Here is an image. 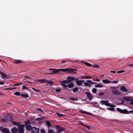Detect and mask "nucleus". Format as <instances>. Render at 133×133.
I'll use <instances>...</instances> for the list:
<instances>
[{
  "label": "nucleus",
  "mask_w": 133,
  "mask_h": 133,
  "mask_svg": "<svg viewBox=\"0 0 133 133\" xmlns=\"http://www.w3.org/2000/svg\"><path fill=\"white\" fill-rule=\"evenodd\" d=\"M85 76H82L81 77V78L82 79H85Z\"/></svg>",
  "instance_id": "0e129e2a"
},
{
  "label": "nucleus",
  "mask_w": 133,
  "mask_h": 133,
  "mask_svg": "<svg viewBox=\"0 0 133 133\" xmlns=\"http://www.w3.org/2000/svg\"><path fill=\"white\" fill-rule=\"evenodd\" d=\"M12 123L15 125L19 126H20V125H21V123L20 122H16L14 121L12 122Z\"/></svg>",
  "instance_id": "a211bd4d"
},
{
  "label": "nucleus",
  "mask_w": 133,
  "mask_h": 133,
  "mask_svg": "<svg viewBox=\"0 0 133 133\" xmlns=\"http://www.w3.org/2000/svg\"><path fill=\"white\" fill-rule=\"evenodd\" d=\"M49 70H52V71L50 73H49L48 74H56L59 73L60 72V70L59 69H54L51 68L49 69Z\"/></svg>",
  "instance_id": "f257e3e1"
},
{
  "label": "nucleus",
  "mask_w": 133,
  "mask_h": 133,
  "mask_svg": "<svg viewBox=\"0 0 133 133\" xmlns=\"http://www.w3.org/2000/svg\"><path fill=\"white\" fill-rule=\"evenodd\" d=\"M104 94V93H101V92H100L99 94V96H101V95H103Z\"/></svg>",
  "instance_id": "680f3d73"
},
{
  "label": "nucleus",
  "mask_w": 133,
  "mask_h": 133,
  "mask_svg": "<svg viewBox=\"0 0 133 133\" xmlns=\"http://www.w3.org/2000/svg\"><path fill=\"white\" fill-rule=\"evenodd\" d=\"M37 110H39V111H41L42 112V110L41 108H38V109H37Z\"/></svg>",
  "instance_id": "e2e57ef3"
},
{
  "label": "nucleus",
  "mask_w": 133,
  "mask_h": 133,
  "mask_svg": "<svg viewBox=\"0 0 133 133\" xmlns=\"http://www.w3.org/2000/svg\"><path fill=\"white\" fill-rule=\"evenodd\" d=\"M84 84L86 86H89V87L91 86V84L87 82H85L84 83Z\"/></svg>",
  "instance_id": "2f4dec72"
},
{
  "label": "nucleus",
  "mask_w": 133,
  "mask_h": 133,
  "mask_svg": "<svg viewBox=\"0 0 133 133\" xmlns=\"http://www.w3.org/2000/svg\"><path fill=\"white\" fill-rule=\"evenodd\" d=\"M130 101H131L130 102V103L131 105H133V99H131V100Z\"/></svg>",
  "instance_id": "13d9d810"
},
{
  "label": "nucleus",
  "mask_w": 133,
  "mask_h": 133,
  "mask_svg": "<svg viewBox=\"0 0 133 133\" xmlns=\"http://www.w3.org/2000/svg\"><path fill=\"white\" fill-rule=\"evenodd\" d=\"M116 105H113V104H110V106H109V107H112L113 108H115L116 107Z\"/></svg>",
  "instance_id": "3c124183"
},
{
  "label": "nucleus",
  "mask_w": 133,
  "mask_h": 133,
  "mask_svg": "<svg viewBox=\"0 0 133 133\" xmlns=\"http://www.w3.org/2000/svg\"><path fill=\"white\" fill-rule=\"evenodd\" d=\"M60 71H63L64 72H67L68 73H69V69L68 68H65V69H59Z\"/></svg>",
  "instance_id": "aec40b11"
},
{
  "label": "nucleus",
  "mask_w": 133,
  "mask_h": 133,
  "mask_svg": "<svg viewBox=\"0 0 133 133\" xmlns=\"http://www.w3.org/2000/svg\"><path fill=\"white\" fill-rule=\"evenodd\" d=\"M18 131V129L16 127H13L11 129V131L12 133H16Z\"/></svg>",
  "instance_id": "f8f14e48"
},
{
  "label": "nucleus",
  "mask_w": 133,
  "mask_h": 133,
  "mask_svg": "<svg viewBox=\"0 0 133 133\" xmlns=\"http://www.w3.org/2000/svg\"><path fill=\"white\" fill-rule=\"evenodd\" d=\"M32 126L30 125H27L26 127V129L28 131H30L31 130L32 131Z\"/></svg>",
  "instance_id": "dca6fc26"
},
{
  "label": "nucleus",
  "mask_w": 133,
  "mask_h": 133,
  "mask_svg": "<svg viewBox=\"0 0 133 133\" xmlns=\"http://www.w3.org/2000/svg\"><path fill=\"white\" fill-rule=\"evenodd\" d=\"M77 70L75 69H69V73L70 74H76V72H75L77 71Z\"/></svg>",
  "instance_id": "0eeeda50"
},
{
  "label": "nucleus",
  "mask_w": 133,
  "mask_h": 133,
  "mask_svg": "<svg viewBox=\"0 0 133 133\" xmlns=\"http://www.w3.org/2000/svg\"><path fill=\"white\" fill-rule=\"evenodd\" d=\"M30 120H26L24 123V124L25 125H28L29 124H30Z\"/></svg>",
  "instance_id": "b1692460"
},
{
  "label": "nucleus",
  "mask_w": 133,
  "mask_h": 133,
  "mask_svg": "<svg viewBox=\"0 0 133 133\" xmlns=\"http://www.w3.org/2000/svg\"><path fill=\"white\" fill-rule=\"evenodd\" d=\"M84 63L86 65L88 66L92 67V65L91 64H90L87 62H85Z\"/></svg>",
  "instance_id": "f704fd0d"
},
{
  "label": "nucleus",
  "mask_w": 133,
  "mask_h": 133,
  "mask_svg": "<svg viewBox=\"0 0 133 133\" xmlns=\"http://www.w3.org/2000/svg\"><path fill=\"white\" fill-rule=\"evenodd\" d=\"M74 86V84L72 83H70L68 85L66 84H63V85L62 88L65 89H68V87L69 88H71L73 87Z\"/></svg>",
  "instance_id": "f03ea898"
},
{
  "label": "nucleus",
  "mask_w": 133,
  "mask_h": 133,
  "mask_svg": "<svg viewBox=\"0 0 133 133\" xmlns=\"http://www.w3.org/2000/svg\"><path fill=\"white\" fill-rule=\"evenodd\" d=\"M22 89L23 90H28L29 89L28 88L26 87L25 85L22 86Z\"/></svg>",
  "instance_id": "58836bf2"
},
{
  "label": "nucleus",
  "mask_w": 133,
  "mask_h": 133,
  "mask_svg": "<svg viewBox=\"0 0 133 133\" xmlns=\"http://www.w3.org/2000/svg\"><path fill=\"white\" fill-rule=\"evenodd\" d=\"M2 121L3 122H6V120L5 119H2Z\"/></svg>",
  "instance_id": "bf43d9fd"
},
{
  "label": "nucleus",
  "mask_w": 133,
  "mask_h": 133,
  "mask_svg": "<svg viewBox=\"0 0 133 133\" xmlns=\"http://www.w3.org/2000/svg\"><path fill=\"white\" fill-rule=\"evenodd\" d=\"M102 82L104 83H111V81L108 79H104L102 81Z\"/></svg>",
  "instance_id": "412c9836"
},
{
  "label": "nucleus",
  "mask_w": 133,
  "mask_h": 133,
  "mask_svg": "<svg viewBox=\"0 0 133 133\" xmlns=\"http://www.w3.org/2000/svg\"><path fill=\"white\" fill-rule=\"evenodd\" d=\"M14 95H15L19 96L21 95V93L19 92H16L14 93Z\"/></svg>",
  "instance_id": "72a5a7b5"
},
{
  "label": "nucleus",
  "mask_w": 133,
  "mask_h": 133,
  "mask_svg": "<svg viewBox=\"0 0 133 133\" xmlns=\"http://www.w3.org/2000/svg\"><path fill=\"white\" fill-rule=\"evenodd\" d=\"M128 112H129V113L131 112V113H133V110H131L130 111H128Z\"/></svg>",
  "instance_id": "774afa93"
},
{
  "label": "nucleus",
  "mask_w": 133,
  "mask_h": 133,
  "mask_svg": "<svg viewBox=\"0 0 133 133\" xmlns=\"http://www.w3.org/2000/svg\"><path fill=\"white\" fill-rule=\"evenodd\" d=\"M85 94L87 96L89 100H91L93 98V96L90 92H86L85 93Z\"/></svg>",
  "instance_id": "423d86ee"
},
{
  "label": "nucleus",
  "mask_w": 133,
  "mask_h": 133,
  "mask_svg": "<svg viewBox=\"0 0 133 133\" xmlns=\"http://www.w3.org/2000/svg\"><path fill=\"white\" fill-rule=\"evenodd\" d=\"M0 74L3 76V77H7L6 75L3 72H0Z\"/></svg>",
  "instance_id": "cd10ccee"
},
{
  "label": "nucleus",
  "mask_w": 133,
  "mask_h": 133,
  "mask_svg": "<svg viewBox=\"0 0 133 133\" xmlns=\"http://www.w3.org/2000/svg\"><path fill=\"white\" fill-rule=\"evenodd\" d=\"M92 78L91 77L89 76H86L85 77V79H90Z\"/></svg>",
  "instance_id": "de8ad7c7"
},
{
  "label": "nucleus",
  "mask_w": 133,
  "mask_h": 133,
  "mask_svg": "<svg viewBox=\"0 0 133 133\" xmlns=\"http://www.w3.org/2000/svg\"><path fill=\"white\" fill-rule=\"evenodd\" d=\"M32 88V89L33 90H34L35 91L38 92H39L40 91L39 90H37L34 88Z\"/></svg>",
  "instance_id": "603ef678"
},
{
  "label": "nucleus",
  "mask_w": 133,
  "mask_h": 133,
  "mask_svg": "<svg viewBox=\"0 0 133 133\" xmlns=\"http://www.w3.org/2000/svg\"><path fill=\"white\" fill-rule=\"evenodd\" d=\"M46 124L48 127H50L51 126V123L49 121H46Z\"/></svg>",
  "instance_id": "a878e982"
},
{
  "label": "nucleus",
  "mask_w": 133,
  "mask_h": 133,
  "mask_svg": "<svg viewBox=\"0 0 133 133\" xmlns=\"http://www.w3.org/2000/svg\"><path fill=\"white\" fill-rule=\"evenodd\" d=\"M79 112L81 113H84V114H88V115H91L88 112H85L84 111H82V110H80L79 111Z\"/></svg>",
  "instance_id": "c756f323"
},
{
  "label": "nucleus",
  "mask_w": 133,
  "mask_h": 133,
  "mask_svg": "<svg viewBox=\"0 0 133 133\" xmlns=\"http://www.w3.org/2000/svg\"><path fill=\"white\" fill-rule=\"evenodd\" d=\"M56 114L57 115V116L59 117H62L63 116H65V115L64 114H61L59 113H56Z\"/></svg>",
  "instance_id": "bb28decb"
},
{
  "label": "nucleus",
  "mask_w": 133,
  "mask_h": 133,
  "mask_svg": "<svg viewBox=\"0 0 133 133\" xmlns=\"http://www.w3.org/2000/svg\"><path fill=\"white\" fill-rule=\"evenodd\" d=\"M97 81V82H99V80L98 79H95V78H94V79H93V81Z\"/></svg>",
  "instance_id": "6e6d98bb"
},
{
  "label": "nucleus",
  "mask_w": 133,
  "mask_h": 133,
  "mask_svg": "<svg viewBox=\"0 0 133 133\" xmlns=\"http://www.w3.org/2000/svg\"><path fill=\"white\" fill-rule=\"evenodd\" d=\"M14 63L16 64H18L23 63V62L21 60H17L15 61Z\"/></svg>",
  "instance_id": "6ab92c4d"
},
{
  "label": "nucleus",
  "mask_w": 133,
  "mask_h": 133,
  "mask_svg": "<svg viewBox=\"0 0 133 133\" xmlns=\"http://www.w3.org/2000/svg\"><path fill=\"white\" fill-rule=\"evenodd\" d=\"M47 82H48L47 83V84H49L51 85H53L54 82L52 81H47Z\"/></svg>",
  "instance_id": "393cba45"
},
{
  "label": "nucleus",
  "mask_w": 133,
  "mask_h": 133,
  "mask_svg": "<svg viewBox=\"0 0 133 133\" xmlns=\"http://www.w3.org/2000/svg\"><path fill=\"white\" fill-rule=\"evenodd\" d=\"M21 96L22 97H25V98H26V97H29L28 95L26 94H22L21 95Z\"/></svg>",
  "instance_id": "7c9ffc66"
},
{
  "label": "nucleus",
  "mask_w": 133,
  "mask_h": 133,
  "mask_svg": "<svg viewBox=\"0 0 133 133\" xmlns=\"http://www.w3.org/2000/svg\"><path fill=\"white\" fill-rule=\"evenodd\" d=\"M31 78V76H25L24 77V80H25L27 79H30Z\"/></svg>",
  "instance_id": "473e14b6"
},
{
  "label": "nucleus",
  "mask_w": 133,
  "mask_h": 133,
  "mask_svg": "<svg viewBox=\"0 0 133 133\" xmlns=\"http://www.w3.org/2000/svg\"><path fill=\"white\" fill-rule=\"evenodd\" d=\"M100 103L102 105L104 104L105 105L108 106H109L110 105V103H109V101L108 100H101L100 101Z\"/></svg>",
  "instance_id": "39448f33"
},
{
  "label": "nucleus",
  "mask_w": 133,
  "mask_h": 133,
  "mask_svg": "<svg viewBox=\"0 0 133 133\" xmlns=\"http://www.w3.org/2000/svg\"><path fill=\"white\" fill-rule=\"evenodd\" d=\"M123 100L124 101H128L131 100V99L128 97H125L123 98Z\"/></svg>",
  "instance_id": "5701e85b"
},
{
  "label": "nucleus",
  "mask_w": 133,
  "mask_h": 133,
  "mask_svg": "<svg viewBox=\"0 0 133 133\" xmlns=\"http://www.w3.org/2000/svg\"><path fill=\"white\" fill-rule=\"evenodd\" d=\"M4 84V82L1 81L0 82V85H3Z\"/></svg>",
  "instance_id": "052dcab7"
},
{
  "label": "nucleus",
  "mask_w": 133,
  "mask_h": 133,
  "mask_svg": "<svg viewBox=\"0 0 133 133\" xmlns=\"http://www.w3.org/2000/svg\"><path fill=\"white\" fill-rule=\"evenodd\" d=\"M97 91V89L95 88H93L92 89V92L94 93H96Z\"/></svg>",
  "instance_id": "c03bdc74"
},
{
  "label": "nucleus",
  "mask_w": 133,
  "mask_h": 133,
  "mask_svg": "<svg viewBox=\"0 0 133 133\" xmlns=\"http://www.w3.org/2000/svg\"><path fill=\"white\" fill-rule=\"evenodd\" d=\"M110 72H112L113 73H116V71H111Z\"/></svg>",
  "instance_id": "69168bd1"
},
{
  "label": "nucleus",
  "mask_w": 133,
  "mask_h": 133,
  "mask_svg": "<svg viewBox=\"0 0 133 133\" xmlns=\"http://www.w3.org/2000/svg\"><path fill=\"white\" fill-rule=\"evenodd\" d=\"M42 117H38V118H37V119H35V120H42Z\"/></svg>",
  "instance_id": "4d7b16f0"
},
{
  "label": "nucleus",
  "mask_w": 133,
  "mask_h": 133,
  "mask_svg": "<svg viewBox=\"0 0 133 133\" xmlns=\"http://www.w3.org/2000/svg\"><path fill=\"white\" fill-rule=\"evenodd\" d=\"M122 113H123L124 114H129V112H128V111L126 109H124V110H122Z\"/></svg>",
  "instance_id": "4be33fe9"
},
{
  "label": "nucleus",
  "mask_w": 133,
  "mask_h": 133,
  "mask_svg": "<svg viewBox=\"0 0 133 133\" xmlns=\"http://www.w3.org/2000/svg\"><path fill=\"white\" fill-rule=\"evenodd\" d=\"M22 83H18L17 84H14V85H13V86H16L19 85Z\"/></svg>",
  "instance_id": "8fccbe9b"
},
{
  "label": "nucleus",
  "mask_w": 133,
  "mask_h": 133,
  "mask_svg": "<svg viewBox=\"0 0 133 133\" xmlns=\"http://www.w3.org/2000/svg\"><path fill=\"white\" fill-rule=\"evenodd\" d=\"M56 127L57 129H58V130L61 131H63L65 129L64 128L60 127L59 125H56Z\"/></svg>",
  "instance_id": "ddd939ff"
},
{
  "label": "nucleus",
  "mask_w": 133,
  "mask_h": 133,
  "mask_svg": "<svg viewBox=\"0 0 133 133\" xmlns=\"http://www.w3.org/2000/svg\"><path fill=\"white\" fill-rule=\"evenodd\" d=\"M82 125H83L86 128H87V129L88 130L90 129V127L89 126H87L86 125H85L83 124H82Z\"/></svg>",
  "instance_id": "4c0bfd02"
},
{
  "label": "nucleus",
  "mask_w": 133,
  "mask_h": 133,
  "mask_svg": "<svg viewBox=\"0 0 133 133\" xmlns=\"http://www.w3.org/2000/svg\"><path fill=\"white\" fill-rule=\"evenodd\" d=\"M125 71L124 70H121V71H118L117 72V73H122V72H125Z\"/></svg>",
  "instance_id": "37998d69"
},
{
  "label": "nucleus",
  "mask_w": 133,
  "mask_h": 133,
  "mask_svg": "<svg viewBox=\"0 0 133 133\" xmlns=\"http://www.w3.org/2000/svg\"><path fill=\"white\" fill-rule=\"evenodd\" d=\"M25 125L23 124H22L19 126L18 128V133H24V127Z\"/></svg>",
  "instance_id": "7ed1b4c3"
},
{
  "label": "nucleus",
  "mask_w": 133,
  "mask_h": 133,
  "mask_svg": "<svg viewBox=\"0 0 133 133\" xmlns=\"http://www.w3.org/2000/svg\"><path fill=\"white\" fill-rule=\"evenodd\" d=\"M92 67L97 68H99V66L98 65H92Z\"/></svg>",
  "instance_id": "a18cd8bd"
},
{
  "label": "nucleus",
  "mask_w": 133,
  "mask_h": 133,
  "mask_svg": "<svg viewBox=\"0 0 133 133\" xmlns=\"http://www.w3.org/2000/svg\"><path fill=\"white\" fill-rule=\"evenodd\" d=\"M59 82L61 83V84H60V85H62V86L63 85V84H65L69 83L67 78L65 80H63L62 81H60Z\"/></svg>",
  "instance_id": "1a4fd4ad"
},
{
  "label": "nucleus",
  "mask_w": 133,
  "mask_h": 133,
  "mask_svg": "<svg viewBox=\"0 0 133 133\" xmlns=\"http://www.w3.org/2000/svg\"><path fill=\"white\" fill-rule=\"evenodd\" d=\"M39 131V129L35 127H32V132L33 133H38Z\"/></svg>",
  "instance_id": "6e6552de"
},
{
  "label": "nucleus",
  "mask_w": 133,
  "mask_h": 133,
  "mask_svg": "<svg viewBox=\"0 0 133 133\" xmlns=\"http://www.w3.org/2000/svg\"><path fill=\"white\" fill-rule=\"evenodd\" d=\"M80 81H81V83H82V84L85 82V81L83 80H82Z\"/></svg>",
  "instance_id": "338daca9"
},
{
  "label": "nucleus",
  "mask_w": 133,
  "mask_h": 133,
  "mask_svg": "<svg viewBox=\"0 0 133 133\" xmlns=\"http://www.w3.org/2000/svg\"><path fill=\"white\" fill-rule=\"evenodd\" d=\"M78 88H74V89H73L72 91L74 92H75L76 91H78Z\"/></svg>",
  "instance_id": "ea45409f"
},
{
  "label": "nucleus",
  "mask_w": 133,
  "mask_h": 133,
  "mask_svg": "<svg viewBox=\"0 0 133 133\" xmlns=\"http://www.w3.org/2000/svg\"><path fill=\"white\" fill-rule=\"evenodd\" d=\"M120 89L121 91L124 92H127L128 91L126 89V88L124 86L121 87Z\"/></svg>",
  "instance_id": "f3484780"
},
{
  "label": "nucleus",
  "mask_w": 133,
  "mask_h": 133,
  "mask_svg": "<svg viewBox=\"0 0 133 133\" xmlns=\"http://www.w3.org/2000/svg\"><path fill=\"white\" fill-rule=\"evenodd\" d=\"M47 81L46 79H38L37 81V82H39L41 83H44Z\"/></svg>",
  "instance_id": "2eb2a0df"
},
{
  "label": "nucleus",
  "mask_w": 133,
  "mask_h": 133,
  "mask_svg": "<svg viewBox=\"0 0 133 133\" xmlns=\"http://www.w3.org/2000/svg\"><path fill=\"white\" fill-rule=\"evenodd\" d=\"M67 78L69 83H70L72 82V81H75L76 78L74 77H71L70 76H68L67 77Z\"/></svg>",
  "instance_id": "9d476101"
},
{
  "label": "nucleus",
  "mask_w": 133,
  "mask_h": 133,
  "mask_svg": "<svg viewBox=\"0 0 133 133\" xmlns=\"http://www.w3.org/2000/svg\"><path fill=\"white\" fill-rule=\"evenodd\" d=\"M41 133H45V130L43 129H41Z\"/></svg>",
  "instance_id": "49530a36"
},
{
  "label": "nucleus",
  "mask_w": 133,
  "mask_h": 133,
  "mask_svg": "<svg viewBox=\"0 0 133 133\" xmlns=\"http://www.w3.org/2000/svg\"><path fill=\"white\" fill-rule=\"evenodd\" d=\"M116 110L117 111L120 112L121 113H122V109L119 108H117Z\"/></svg>",
  "instance_id": "a19ab883"
},
{
  "label": "nucleus",
  "mask_w": 133,
  "mask_h": 133,
  "mask_svg": "<svg viewBox=\"0 0 133 133\" xmlns=\"http://www.w3.org/2000/svg\"><path fill=\"white\" fill-rule=\"evenodd\" d=\"M107 109H109L111 111H114L115 110V109L112 107L110 108H107Z\"/></svg>",
  "instance_id": "79ce46f5"
},
{
  "label": "nucleus",
  "mask_w": 133,
  "mask_h": 133,
  "mask_svg": "<svg viewBox=\"0 0 133 133\" xmlns=\"http://www.w3.org/2000/svg\"><path fill=\"white\" fill-rule=\"evenodd\" d=\"M75 81L76 82V83L78 85H81L82 84V83L79 80L78 78H76Z\"/></svg>",
  "instance_id": "4468645a"
},
{
  "label": "nucleus",
  "mask_w": 133,
  "mask_h": 133,
  "mask_svg": "<svg viewBox=\"0 0 133 133\" xmlns=\"http://www.w3.org/2000/svg\"><path fill=\"white\" fill-rule=\"evenodd\" d=\"M61 91V90L59 89H57L55 90V91L57 92H59Z\"/></svg>",
  "instance_id": "864d4df0"
},
{
  "label": "nucleus",
  "mask_w": 133,
  "mask_h": 133,
  "mask_svg": "<svg viewBox=\"0 0 133 133\" xmlns=\"http://www.w3.org/2000/svg\"><path fill=\"white\" fill-rule=\"evenodd\" d=\"M112 92L113 94L116 95H120L121 94L119 91L115 90H113Z\"/></svg>",
  "instance_id": "9b49d317"
},
{
  "label": "nucleus",
  "mask_w": 133,
  "mask_h": 133,
  "mask_svg": "<svg viewBox=\"0 0 133 133\" xmlns=\"http://www.w3.org/2000/svg\"><path fill=\"white\" fill-rule=\"evenodd\" d=\"M0 130L3 133H10L8 129L6 128H4L2 126L0 127Z\"/></svg>",
  "instance_id": "20e7f679"
},
{
  "label": "nucleus",
  "mask_w": 133,
  "mask_h": 133,
  "mask_svg": "<svg viewBox=\"0 0 133 133\" xmlns=\"http://www.w3.org/2000/svg\"><path fill=\"white\" fill-rule=\"evenodd\" d=\"M94 87L95 88H102L103 87V85L101 84H96L95 85Z\"/></svg>",
  "instance_id": "c85d7f7f"
},
{
  "label": "nucleus",
  "mask_w": 133,
  "mask_h": 133,
  "mask_svg": "<svg viewBox=\"0 0 133 133\" xmlns=\"http://www.w3.org/2000/svg\"><path fill=\"white\" fill-rule=\"evenodd\" d=\"M86 81L88 82L89 83H91L92 84V82L91 81V80H87Z\"/></svg>",
  "instance_id": "5fc2aeb1"
},
{
  "label": "nucleus",
  "mask_w": 133,
  "mask_h": 133,
  "mask_svg": "<svg viewBox=\"0 0 133 133\" xmlns=\"http://www.w3.org/2000/svg\"><path fill=\"white\" fill-rule=\"evenodd\" d=\"M70 100L71 101H77V99L74 98H71L70 99Z\"/></svg>",
  "instance_id": "e433bc0d"
},
{
  "label": "nucleus",
  "mask_w": 133,
  "mask_h": 133,
  "mask_svg": "<svg viewBox=\"0 0 133 133\" xmlns=\"http://www.w3.org/2000/svg\"><path fill=\"white\" fill-rule=\"evenodd\" d=\"M48 133H55V132H54L53 130H48Z\"/></svg>",
  "instance_id": "c9c22d12"
},
{
  "label": "nucleus",
  "mask_w": 133,
  "mask_h": 133,
  "mask_svg": "<svg viewBox=\"0 0 133 133\" xmlns=\"http://www.w3.org/2000/svg\"><path fill=\"white\" fill-rule=\"evenodd\" d=\"M118 81H111V83H118Z\"/></svg>",
  "instance_id": "09e8293b"
}]
</instances>
